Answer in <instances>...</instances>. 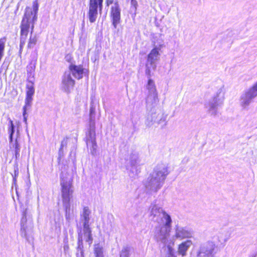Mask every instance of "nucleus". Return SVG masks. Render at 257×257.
Segmentation results:
<instances>
[{
	"mask_svg": "<svg viewBox=\"0 0 257 257\" xmlns=\"http://www.w3.org/2000/svg\"><path fill=\"white\" fill-rule=\"evenodd\" d=\"M38 3L37 1L33 3V9L26 7L24 16L20 25V48L19 53H22L23 48L28 38L29 34H30L27 46V50L33 48L37 43V37L33 35L35 24L38 19Z\"/></svg>",
	"mask_w": 257,
	"mask_h": 257,
	"instance_id": "1",
	"label": "nucleus"
},
{
	"mask_svg": "<svg viewBox=\"0 0 257 257\" xmlns=\"http://www.w3.org/2000/svg\"><path fill=\"white\" fill-rule=\"evenodd\" d=\"M60 185L61 186V191L63 203L69 205L71 198L73 193L72 179L69 181H65L63 178H62V182Z\"/></svg>",
	"mask_w": 257,
	"mask_h": 257,
	"instance_id": "2",
	"label": "nucleus"
},
{
	"mask_svg": "<svg viewBox=\"0 0 257 257\" xmlns=\"http://www.w3.org/2000/svg\"><path fill=\"white\" fill-rule=\"evenodd\" d=\"M103 0H89L88 18L91 23H94L96 19L98 11L101 14L103 8Z\"/></svg>",
	"mask_w": 257,
	"mask_h": 257,
	"instance_id": "3",
	"label": "nucleus"
},
{
	"mask_svg": "<svg viewBox=\"0 0 257 257\" xmlns=\"http://www.w3.org/2000/svg\"><path fill=\"white\" fill-rule=\"evenodd\" d=\"M95 128L94 122L90 120V126L86 135V143L87 147H90L91 152L95 151L97 146Z\"/></svg>",
	"mask_w": 257,
	"mask_h": 257,
	"instance_id": "4",
	"label": "nucleus"
},
{
	"mask_svg": "<svg viewBox=\"0 0 257 257\" xmlns=\"http://www.w3.org/2000/svg\"><path fill=\"white\" fill-rule=\"evenodd\" d=\"M35 93L34 84L32 81H29L26 85V97L25 104L23 107V115L25 121L27 120V107L30 105L33 100V96Z\"/></svg>",
	"mask_w": 257,
	"mask_h": 257,
	"instance_id": "5",
	"label": "nucleus"
},
{
	"mask_svg": "<svg viewBox=\"0 0 257 257\" xmlns=\"http://www.w3.org/2000/svg\"><path fill=\"white\" fill-rule=\"evenodd\" d=\"M110 17L112 25L116 28L121 20V9L117 1L114 3V5L110 8Z\"/></svg>",
	"mask_w": 257,
	"mask_h": 257,
	"instance_id": "6",
	"label": "nucleus"
},
{
	"mask_svg": "<svg viewBox=\"0 0 257 257\" xmlns=\"http://www.w3.org/2000/svg\"><path fill=\"white\" fill-rule=\"evenodd\" d=\"M257 96V81L247 90L241 99L243 100L244 104L246 105L249 103L250 101L254 97Z\"/></svg>",
	"mask_w": 257,
	"mask_h": 257,
	"instance_id": "7",
	"label": "nucleus"
},
{
	"mask_svg": "<svg viewBox=\"0 0 257 257\" xmlns=\"http://www.w3.org/2000/svg\"><path fill=\"white\" fill-rule=\"evenodd\" d=\"M62 83L63 89L68 93L70 92V88H73L75 84V80L72 79L70 74H65L63 75Z\"/></svg>",
	"mask_w": 257,
	"mask_h": 257,
	"instance_id": "8",
	"label": "nucleus"
},
{
	"mask_svg": "<svg viewBox=\"0 0 257 257\" xmlns=\"http://www.w3.org/2000/svg\"><path fill=\"white\" fill-rule=\"evenodd\" d=\"M69 70L71 72L72 75L77 79L82 78L85 70L83 65H76L72 64L69 65Z\"/></svg>",
	"mask_w": 257,
	"mask_h": 257,
	"instance_id": "9",
	"label": "nucleus"
},
{
	"mask_svg": "<svg viewBox=\"0 0 257 257\" xmlns=\"http://www.w3.org/2000/svg\"><path fill=\"white\" fill-rule=\"evenodd\" d=\"M191 244V241L189 240L182 242L179 245L178 253L181 254L182 256H185L186 254V251Z\"/></svg>",
	"mask_w": 257,
	"mask_h": 257,
	"instance_id": "10",
	"label": "nucleus"
},
{
	"mask_svg": "<svg viewBox=\"0 0 257 257\" xmlns=\"http://www.w3.org/2000/svg\"><path fill=\"white\" fill-rule=\"evenodd\" d=\"M156 177H154L152 175L149 178V182L153 183L155 181H156L157 182H159L161 181H163L165 179V175L162 171H158L156 173Z\"/></svg>",
	"mask_w": 257,
	"mask_h": 257,
	"instance_id": "11",
	"label": "nucleus"
},
{
	"mask_svg": "<svg viewBox=\"0 0 257 257\" xmlns=\"http://www.w3.org/2000/svg\"><path fill=\"white\" fill-rule=\"evenodd\" d=\"M159 55L158 49L157 48H153L148 55V61L152 64L154 61L157 59Z\"/></svg>",
	"mask_w": 257,
	"mask_h": 257,
	"instance_id": "12",
	"label": "nucleus"
},
{
	"mask_svg": "<svg viewBox=\"0 0 257 257\" xmlns=\"http://www.w3.org/2000/svg\"><path fill=\"white\" fill-rule=\"evenodd\" d=\"M147 88L148 90L149 93L153 94L155 97H157L156 86L154 81L152 79H149L148 80Z\"/></svg>",
	"mask_w": 257,
	"mask_h": 257,
	"instance_id": "13",
	"label": "nucleus"
},
{
	"mask_svg": "<svg viewBox=\"0 0 257 257\" xmlns=\"http://www.w3.org/2000/svg\"><path fill=\"white\" fill-rule=\"evenodd\" d=\"M83 228L84 235L87 237L86 241L88 242L90 244L92 243L93 240L91 228L89 224H87V225L83 226Z\"/></svg>",
	"mask_w": 257,
	"mask_h": 257,
	"instance_id": "14",
	"label": "nucleus"
},
{
	"mask_svg": "<svg viewBox=\"0 0 257 257\" xmlns=\"http://www.w3.org/2000/svg\"><path fill=\"white\" fill-rule=\"evenodd\" d=\"M94 253L95 257H104L103 254V248L99 244L94 245Z\"/></svg>",
	"mask_w": 257,
	"mask_h": 257,
	"instance_id": "15",
	"label": "nucleus"
},
{
	"mask_svg": "<svg viewBox=\"0 0 257 257\" xmlns=\"http://www.w3.org/2000/svg\"><path fill=\"white\" fill-rule=\"evenodd\" d=\"M90 211L88 207H84L83 208V217L84 219L83 226L89 224V215Z\"/></svg>",
	"mask_w": 257,
	"mask_h": 257,
	"instance_id": "16",
	"label": "nucleus"
},
{
	"mask_svg": "<svg viewBox=\"0 0 257 257\" xmlns=\"http://www.w3.org/2000/svg\"><path fill=\"white\" fill-rule=\"evenodd\" d=\"M164 215L166 219V222L164 225V226L166 228L165 234H169L171 230V224L172 220L169 215L166 214L165 212H164Z\"/></svg>",
	"mask_w": 257,
	"mask_h": 257,
	"instance_id": "17",
	"label": "nucleus"
},
{
	"mask_svg": "<svg viewBox=\"0 0 257 257\" xmlns=\"http://www.w3.org/2000/svg\"><path fill=\"white\" fill-rule=\"evenodd\" d=\"M36 67V61H31L27 66V74L30 76L35 71Z\"/></svg>",
	"mask_w": 257,
	"mask_h": 257,
	"instance_id": "18",
	"label": "nucleus"
},
{
	"mask_svg": "<svg viewBox=\"0 0 257 257\" xmlns=\"http://www.w3.org/2000/svg\"><path fill=\"white\" fill-rule=\"evenodd\" d=\"M78 248H80L81 249V252H80L81 257H84V252H83V250H82V248H83V239H82V236L81 235L78 236Z\"/></svg>",
	"mask_w": 257,
	"mask_h": 257,
	"instance_id": "19",
	"label": "nucleus"
},
{
	"mask_svg": "<svg viewBox=\"0 0 257 257\" xmlns=\"http://www.w3.org/2000/svg\"><path fill=\"white\" fill-rule=\"evenodd\" d=\"M130 249L127 247H125L122 248L120 252L119 257H129Z\"/></svg>",
	"mask_w": 257,
	"mask_h": 257,
	"instance_id": "20",
	"label": "nucleus"
},
{
	"mask_svg": "<svg viewBox=\"0 0 257 257\" xmlns=\"http://www.w3.org/2000/svg\"><path fill=\"white\" fill-rule=\"evenodd\" d=\"M14 147H15V157H16V159H17L20 156V154H19L20 146H19V145L18 143L17 142V141H16V142L14 144Z\"/></svg>",
	"mask_w": 257,
	"mask_h": 257,
	"instance_id": "21",
	"label": "nucleus"
},
{
	"mask_svg": "<svg viewBox=\"0 0 257 257\" xmlns=\"http://www.w3.org/2000/svg\"><path fill=\"white\" fill-rule=\"evenodd\" d=\"M9 124H10V126L9 127V134L14 135V133L15 132V130H14L15 126H14V124L13 123V121L12 120L10 119Z\"/></svg>",
	"mask_w": 257,
	"mask_h": 257,
	"instance_id": "22",
	"label": "nucleus"
},
{
	"mask_svg": "<svg viewBox=\"0 0 257 257\" xmlns=\"http://www.w3.org/2000/svg\"><path fill=\"white\" fill-rule=\"evenodd\" d=\"M115 2H114V0H105V4L106 6L108 7L110 5L114 4Z\"/></svg>",
	"mask_w": 257,
	"mask_h": 257,
	"instance_id": "23",
	"label": "nucleus"
},
{
	"mask_svg": "<svg viewBox=\"0 0 257 257\" xmlns=\"http://www.w3.org/2000/svg\"><path fill=\"white\" fill-rule=\"evenodd\" d=\"M9 140L10 142L11 143L13 140V135L9 134Z\"/></svg>",
	"mask_w": 257,
	"mask_h": 257,
	"instance_id": "24",
	"label": "nucleus"
},
{
	"mask_svg": "<svg viewBox=\"0 0 257 257\" xmlns=\"http://www.w3.org/2000/svg\"><path fill=\"white\" fill-rule=\"evenodd\" d=\"M176 237L177 238H182H182H183L184 237H183V236H181L179 233H177L176 234Z\"/></svg>",
	"mask_w": 257,
	"mask_h": 257,
	"instance_id": "25",
	"label": "nucleus"
},
{
	"mask_svg": "<svg viewBox=\"0 0 257 257\" xmlns=\"http://www.w3.org/2000/svg\"><path fill=\"white\" fill-rule=\"evenodd\" d=\"M93 113H94V109L92 108H91V109H90V114H92Z\"/></svg>",
	"mask_w": 257,
	"mask_h": 257,
	"instance_id": "26",
	"label": "nucleus"
},
{
	"mask_svg": "<svg viewBox=\"0 0 257 257\" xmlns=\"http://www.w3.org/2000/svg\"><path fill=\"white\" fill-rule=\"evenodd\" d=\"M64 248H65V249H68L69 248L68 245V244H67V245H65V246H64Z\"/></svg>",
	"mask_w": 257,
	"mask_h": 257,
	"instance_id": "27",
	"label": "nucleus"
}]
</instances>
